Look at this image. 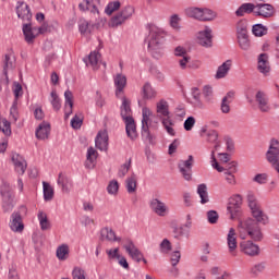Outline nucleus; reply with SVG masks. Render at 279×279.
<instances>
[{
  "label": "nucleus",
  "instance_id": "11",
  "mask_svg": "<svg viewBox=\"0 0 279 279\" xmlns=\"http://www.w3.org/2000/svg\"><path fill=\"white\" fill-rule=\"evenodd\" d=\"M16 14L19 19L24 21V23L32 22V10H29V5L24 1H19L16 3Z\"/></svg>",
  "mask_w": 279,
  "mask_h": 279
},
{
  "label": "nucleus",
  "instance_id": "34",
  "mask_svg": "<svg viewBox=\"0 0 279 279\" xmlns=\"http://www.w3.org/2000/svg\"><path fill=\"white\" fill-rule=\"evenodd\" d=\"M70 248L68 244H61L57 247L56 256L58 260H69Z\"/></svg>",
  "mask_w": 279,
  "mask_h": 279
},
{
  "label": "nucleus",
  "instance_id": "25",
  "mask_svg": "<svg viewBox=\"0 0 279 279\" xmlns=\"http://www.w3.org/2000/svg\"><path fill=\"white\" fill-rule=\"evenodd\" d=\"M100 236L101 239H106V241H110L112 243L114 242H121V238L117 236V233L112 228L105 227L100 230Z\"/></svg>",
  "mask_w": 279,
  "mask_h": 279
},
{
  "label": "nucleus",
  "instance_id": "9",
  "mask_svg": "<svg viewBox=\"0 0 279 279\" xmlns=\"http://www.w3.org/2000/svg\"><path fill=\"white\" fill-rule=\"evenodd\" d=\"M124 250L129 254V256L132 257L133 260L136 263H141L143 260V253L138 247H136V244H134V241L131 239H126V243L124 244Z\"/></svg>",
  "mask_w": 279,
  "mask_h": 279
},
{
  "label": "nucleus",
  "instance_id": "47",
  "mask_svg": "<svg viewBox=\"0 0 279 279\" xmlns=\"http://www.w3.org/2000/svg\"><path fill=\"white\" fill-rule=\"evenodd\" d=\"M252 34H254L257 37L267 36V27L263 24H255L252 27Z\"/></svg>",
  "mask_w": 279,
  "mask_h": 279
},
{
  "label": "nucleus",
  "instance_id": "44",
  "mask_svg": "<svg viewBox=\"0 0 279 279\" xmlns=\"http://www.w3.org/2000/svg\"><path fill=\"white\" fill-rule=\"evenodd\" d=\"M217 19V12L211 9H202L201 21H215Z\"/></svg>",
  "mask_w": 279,
  "mask_h": 279
},
{
  "label": "nucleus",
  "instance_id": "3",
  "mask_svg": "<svg viewBox=\"0 0 279 279\" xmlns=\"http://www.w3.org/2000/svg\"><path fill=\"white\" fill-rule=\"evenodd\" d=\"M135 9L133 5H125L118 12L110 21V27H119L125 23V21H130L131 16H134Z\"/></svg>",
  "mask_w": 279,
  "mask_h": 279
},
{
  "label": "nucleus",
  "instance_id": "54",
  "mask_svg": "<svg viewBox=\"0 0 279 279\" xmlns=\"http://www.w3.org/2000/svg\"><path fill=\"white\" fill-rule=\"evenodd\" d=\"M19 100H14L13 105L10 109V117L11 119L14 121V123H16V121H19Z\"/></svg>",
  "mask_w": 279,
  "mask_h": 279
},
{
  "label": "nucleus",
  "instance_id": "57",
  "mask_svg": "<svg viewBox=\"0 0 279 279\" xmlns=\"http://www.w3.org/2000/svg\"><path fill=\"white\" fill-rule=\"evenodd\" d=\"M83 121L84 117L75 114L71 120V125L74 130H80V128H82Z\"/></svg>",
  "mask_w": 279,
  "mask_h": 279
},
{
  "label": "nucleus",
  "instance_id": "32",
  "mask_svg": "<svg viewBox=\"0 0 279 279\" xmlns=\"http://www.w3.org/2000/svg\"><path fill=\"white\" fill-rule=\"evenodd\" d=\"M99 62H101V53L93 51L88 56V62L86 63V65L92 66L94 71H97V69H99Z\"/></svg>",
  "mask_w": 279,
  "mask_h": 279
},
{
  "label": "nucleus",
  "instance_id": "5",
  "mask_svg": "<svg viewBox=\"0 0 279 279\" xmlns=\"http://www.w3.org/2000/svg\"><path fill=\"white\" fill-rule=\"evenodd\" d=\"M142 136H145L149 143H154V136H151V133L149 132V117H151V110L144 107L142 109Z\"/></svg>",
  "mask_w": 279,
  "mask_h": 279
},
{
  "label": "nucleus",
  "instance_id": "18",
  "mask_svg": "<svg viewBox=\"0 0 279 279\" xmlns=\"http://www.w3.org/2000/svg\"><path fill=\"white\" fill-rule=\"evenodd\" d=\"M10 228L13 232H22L25 230V226L23 225V217H21V213L14 211L11 215Z\"/></svg>",
  "mask_w": 279,
  "mask_h": 279
},
{
  "label": "nucleus",
  "instance_id": "35",
  "mask_svg": "<svg viewBox=\"0 0 279 279\" xmlns=\"http://www.w3.org/2000/svg\"><path fill=\"white\" fill-rule=\"evenodd\" d=\"M137 184H138V182H137L135 173H132L131 177L126 178L125 186H126V191H128V193H130V195L136 193Z\"/></svg>",
  "mask_w": 279,
  "mask_h": 279
},
{
  "label": "nucleus",
  "instance_id": "10",
  "mask_svg": "<svg viewBox=\"0 0 279 279\" xmlns=\"http://www.w3.org/2000/svg\"><path fill=\"white\" fill-rule=\"evenodd\" d=\"M149 207L150 210L157 215V217H165L169 213L167 204H165V202L160 201L159 198H153L149 202Z\"/></svg>",
  "mask_w": 279,
  "mask_h": 279
},
{
  "label": "nucleus",
  "instance_id": "60",
  "mask_svg": "<svg viewBox=\"0 0 279 279\" xmlns=\"http://www.w3.org/2000/svg\"><path fill=\"white\" fill-rule=\"evenodd\" d=\"M203 95H204L205 100L207 101V104L213 102V87L206 85L203 89Z\"/></svg>",
  "mask_w": 279,
  "mask_h": 279
},
{
  "label": "nucleus",
  "instance_id": "64",
  "mask_svg": "<svg viewBox=\"0 0 279 279\" xmlns=\"http://www.w3.org/2000/svg\"><path fill=\"white\" fill-rule=\"evenodd\" d=\"M184 130L186 132H191V130H193V128L195 126V118L194 117H189L185 121H184Z\"/></svg>",
  "mask_w": 279,
  "mask_h": 279
},
{
  "label": "nucleus",
  "instance_id": "12",
  "mask_svg": "<svg viewBox=\"0 0 279 279\" xmlns=\"http://www.w3.org/2000/svg\"><path fill=\"white\" fill-rule=\"evenodd\" d=\"M3 62V77L1 80V84L8 86V84H10V80L8 78V71H12V69H14L16 59L12 54H5Z\"/></svg>",
  "mask_w": 279,
  "mask_h": 279
},
{
  "label": "nucleus",
  "instance_id": "23",
  "mask_svg": "<svg viewBox=\"0 0 279 279\" xmlns=\"http://www.w3.org/2000/svg\"><path fill=\"white\" fill-rule=\"evenodd\" d=\"M64 110H65V119H69L73 114V93L71 90H65L64 93Z\"/></svg>",
  "mask_w": 279,
  "mask_h": 279
},
{
  "label": "nucleus",
  "instance_id": "36",
  "mask_svg": "<svg viewBox=\"0 0 279 279\" xmlns=\"http://www.w3.org/2000/svg\"><path fill=\"white\" fill-rule=\"evenodd\" d=\"M37 219L39 221V226L43 231L51 230V222L49 221V218L47 217L45 211L39 210L37 215Z\"/></svg>",
  "mask_w": 279,
  "mask_h": 279
},
{
  "label": "nucleus",
  "instance_id": "53",
  "mask_svg": "<svg viewBox=\"0 0 279 279\" xmlns=\"http://www.w3.org/2000/svg\"><path fill=\"white\" fill-rule=\"evenodd\" d=\"M159 252L160 254H169L171 252V242L168 239H163L159 243Z\"/></svg>",
  "mask_w": 279,
  "mask_h": 279
},
{
  "label": "nucleus",
  "instance_id": "33",
  "mask_svg": "<svg viewBox=\"0 0 279 279\" xmlns=\"http://www.w3.org/2000/svg\"><path fill=\"white\" fill-rule=\"evenodd\" d=\"M97 160V150L93 147L87 149V159L85 162L86 169H95V162Z\"/></svg>",
  "mask_w": 279,
  "mask_h": 279
},
{
  "label": "nucleus",
  "instance_id": "48",
  "mask_svg": "<svg viewBox=\"0 0 279 279\" xmlns=\"http://www.w3.org/2000/svg\"><path fill=\"white\" fill-rule=\"evenodd\" d=\"M180 258H182V254H180V251H174L173 253H171L170 260L173 267V271L175 272L177 276H178L177 266H178V263H180Z\"/></svg>",
  "mask_w": 279,
  "mask_h": 279
},
{
  "label": "nucleus",
  "instance_id": "38",
  "mask_svg": "<svg viewBox=\"0 0 279 279\" xmlns=\"http://www.w3.org/2000/svg\"><path fill=\"white\" fill-rule=\"evenodd\" d=\"M197 194L201 197V204H208L210 198L208 197V186L205 183H202L197 186Z\"/></svg>",
  "mask_w": 279,
  "mask_h": 279
},
{
  "label": "nucleus",
  "instance_id": "15",
  "mask_svg": "<svg viewBox=\"0 0 279 279\" xmlns=\"http://www.w3.org/2000/svg\"><path fill=\"white\" fill-rule=\"evenodd\" d=\"M210 158H211V167L216 169V171H218L219 173H223V171L225 173H236V163L234 161L230 162L228 169H226L219 166V162L215 157V150L211 151Z\"/></svg>",
  "mask_w": 279,
  "mask_h": 279
},
{
  "label": "nucleus",
  "instance_id": "13",
  "mask_svg": "<svg viewBox=\"0 0 279 279\" xmlns=\"http://www.w3.org/2000/svg\"><path fill=\"white\" fill-rule=\"evenodd\" d=\"M197 40L202 47H213V29L206 26L204 31L198 32Z\"/></svg>",
  "mask_w": 279,
  "mask_h": 279
},
{
  "label": "nucleus",
  "instance_id": "42",
  "mask_svg": "<svg viewBox=\"0 0 279 279\" xmlns=\"http://www.w3.org/2000/svg\"><path fill=\"white\" fill-rule=\"evenodd\" d=\"M44 186V199L45 202H51L53 199V187L48 182H43Z\"/></svg>",
  "mask_w": 279,
  "mask_h": 279
},
{
  "label": "nucleus",
  "instance_id": "40",
  "mask_svg": "<svg viewBox=\"0 0 279 279\" xmlns=\"http://www.w3.org/2000/svg\"><path fill=\"white\" fill-rule=\"evenodd\" d=\"M162 125L170 136H175V130L172 129L175 123L171 120V116H163Z\"/></svg>",
  "mask_w": 279,
  "mask_h": 279
},
{
  "label": "nucleus",
  "instance_id": "17",
  "mask_svg": "<svg viewBox=\"0 0 279 279\" xmlns=\"http://www.w3.org/2000/svg\"><path fill=\"white\" fill-rule=\"evenodd\" d=\"M120 117L122 118V121H125L126 119H133L132 101L125 96L122 97V104L120 106Z\"/></svg>",
  "mask_w": 279,
  "mask_h": 279
},
{
  "label": "nucleus",
  "instance_id": "20",
  "mask_svg": "<svg viewBox=\"0 0 279 279\" xmlns=\"http://www.w3.org/2000/svg\"><path fill=\"white\" fill-rule=\"evenodd\" d=\"M95 145L100 151H108V131H99L95 138Z\"/></svg>",
  "mask_w": 279,
  "mask_h": 279
},
{
  "label": "nucleus",
  "instance_id": "21",
  "mask_svg": "<svg viewBox=\"0 0 279 279\" xmlns=\"http://www.w3.org/2000/svg\"><path fill=\"white\" fill-rule=\"evenodd\" d=\"M50 132L51 124H49V122H41L35 132L36 138H38L39 141H46V138H49Z\"/></svg>",
  "mask_w": 279,
  "mask_h": 279
},
{
  "label": "nucleus",
  "instance_id": "31",
  "mask_svg": "<svg viewBox=\"0 0 279 279\" xmlns=\"http://www.w3.org/2000/svg\"><path fill=\"white\" fill-rule=\"evenodd\" d=\"M227 243H228L230 254H234V250H236L238 247L236 231L234 230V228H231L229 230V233L227 235Z\"/></svg>",
  "mask_w": 279,
  "mask_h": 279
},
{
  "label": "nucleus",
  "instance_id": "6",
  "mask_svg": "<svg viewBox=\"0 0 279 279\" xmlns=\"http://www.w3.org/2000/svg\"><path fill=\"white\" fill-rule=\"evenodd\" d=\"M276 14V9L269 3L255 4L254 16L259 19H271Z\"/></svg>",
  "mask_w": 279,
  "mask_h": 279
},
{
  "label": "nucleus",
  "instance_id": "62",
  "mask_svg": "<svg viewBox=\"0 0 279 279\" xmlns=\"http://www.w3.org/2000/svg\"><path fill=\"white\" fill-rule=\"evenodd\" d=\"M192 96L194 101H196V106L198 108H204V104H202V100L199 99V88L197 87L192 88Z\"/></svg>",
  "mask_w": 279,
  "mask_h": 279
},
{
  "label": "nucleus",
  "instance_id": "55",
  "mask_svg": "<svg viewBox=\"0 0 279 279\" xmlns=\"http://www.w3.org/2000/svg\"><path fill=\"white\" fill-rule=\"evenodd\" d=\"M107 192L109 195H117V193H119V182L117 180L110 181L107 186Z\"/></svg>",
  "mask_w": 279,
  "mask_h": 279
},
{
  "label": "nucleus",
  "instance_id": "8",
  "mask_svg": "<svg viewBox=\"0 0 279 279\" xmlns=\"http://www.w3.org/2000/svg\"><path fill=\"white\" fill-rule=\"evenodd\" d=\"M240 250L246 256H251V257L260 256V246H258V244H255L251 240L241 242Z\"/></svg>",
  "mask_w": 279,
  "mask_h": 279
},
{
  "label": "nucleus",
  "instance_id": "14",
  "mask_svg": "<svg viewBox=\"0 0 279 279\" xmlns=\"http://www.w3.org/2000/svg\"><path fill=\"white\" fill-rule=\"evenodd\" d=\"M22 31L24 34V39L28 45H32L36 37L38 36L37 27H32V22H26L22 26Z\"/></svg>",
  "mask_w": 279,
  "mask_h": 279
},
{
  "label": "nucleus",
  "instance_id": "43",
  "mask_svg": "<svg viewBox=\"0 0 279 279\" xmlns=\"http://www.w3.org/2000/svg\"><path fill=\"white\" fill-rule=\"evenodd\" d=\"M154 97H156V90L154 89V87H151V84L146 83L143 86V98L144 99H154Z\"/></svg>",
  "mask_w": 279,
  "mask_h": 279
},
{
  "label": "nucleus",
  "instance_id": "58",
  "mask_svg": "<svg viewBox=\"0 0 279 279\" xmlns=\"http://www.w3.org/2000/svg\"><path fill=\"white\" fill-rule=\"evenodd\" d=\"M207 221L211 225L217 223V221H219V213H217V210L207 211Z\"/></svg>",
  "mask_w": 279,
  "mask_h": 279
},
{
  "label": "nucleus",
  "instance_id": "41",
  "mask_svg": "<svg viewBox=\"0 0 279 279\" xmlns=\"http://www.w3.org/2000/svg\"><path fill=\"white\" fill-rule=\"evenodd\" d=\"M157 114H160L161 117H169V102H167V100L161 99L157 102Z\"/></svg>",
  "mask_w": 279,
  "mask_h": 279
},
{
  "label": "nucleus",
  "instance_id": "1",
  "mask_svg": "<svg viewBox=\"0 0 279 279\" xmlns=\"http://www.w3.org/2000/svg\"><path fill=\"white\" fill-rule=\"evenodd\" d=\"M248 208L251 209L252 216L255 218H246L244 220H240L238 225V231L240 233V239H246L248 235L253 241H263V231L258 223L263 226H267L269 223V217L263 208H260V204L254 194L247 195Z\"/></svg>",
  "mask_w": 279,
  "mask_h": 279
},
{
  "label": "nucleus",
  "instance_id": "4",
  "mask_svg": "<svg viewBox=\"0 0 279 279\" xmlns=\"http://www.w3.org/2000/svg\"><path fill=\"white\" fill-rule=\"evenodd\" d=\"M193 165H195V158L193 155H189L186 160L181 159L178 162L179 172L186 182H191V180H193Z\"/></svg>",
  "mask_w": 279,
  "mask_h": 279
},
{
  "label": "nucleus",
  "instance_id": "16",
  "mask_svg": "<svg viewBox=\"0 0 279 279\" xmlns=\"http://www.w3.org/2000/svg\"><path fill=\"white\" fill-rule=\"evenodd\" d=\"M255 101L257 102L260 112H269V110H271V107H269V98L265 92H257L255 95Z\"/></svg>",
  "mask_w": 279,
  "mask_h": 279
},
{
  "label": "nucleus",
  "instance_id": "50",
  "mask_svg": "<svg viewBox=\"0 0 279 279\" xmlns=\"http://www.w3.org/2000/svg\"><path fill=\"white\" fill-rule=\"evenodd\" d=\"M78 32H81V34L83 36H85V34H90L92 27H90V24L88 23V21L80 20V22H78Z\"/></svg>",
  "mask_w": 279,
  "mask_h": 279
},
{
  "label": "nucleus",
  "instance_id": "2",
  "mask_svg": "<svg viewBox=\"0 0 279 279\" xmlns=\"http://www.w3.org/2000/svg\"><path fill=\"white\" fill-rule=\"evenodd\" d=\"M167 33L157 26H150L148 29V35L145 38V43L148 47L149 53L155 58V60H160L165 56V43Z\"/></svg>",
  "mask_w": 279,
  "mask_h": 279
},
{
  "label": "nucleus",
  "instance_id": "45",
  "mask_svg": "<svg viewBox=\"0 0 279 279\" xmlns=\"http://www.w3.org/2000/svg\"><path fill=\"white\" fill-rule=\"evenodd\" d=\"M50 102L51 106L53 108V110H56L58 112V110H60V108H62V102L60 101V96H58V93H56V90H52L50 93Z\"/></svg>",
  "mask_w": 279,
  "mask_h": 279
},
{
  "label": "nucleus",
  "instance_id": "49",
  "mask_svg": "<svg viewBox=\"0 0 279 279\" xmlns=\"http://www.w3.org/2000/svg\"><path fill=\"white\" fill-rule=\"evenodd\" d=\"M119 8H121V2L119 0L112 1L107 4L105 12H106V14H108V16H111V14L113 12H117V10H119Z\"/></svg>",
  "mask_w": 279,
  "mask_h": 279
},
{
  "label": "nucleus",
  "instance_id": "28",
  "mask_svg": "<svg viewBox=\"0 0 279 279\" xmlns=\"http://www.w3.org/2000/svg\"><path fill=\"white\" fill-rule=\"evenodd\" d=\"M125 123V130H126V135L131 141H134L136 138V122L134 121V118H129L126 120H123Z\"/></svg>",
  "mask_w": 279,
  "mask_h": 279
},
{
  "label": "nucleus",
  "instance_id": "19",
  "mask_svg": "<svg viewBox=\"0 0 279 279\" xmlns=\"http://www.w3.org/2000/svg\"><path fill=\"white\" fill-rule=\"evenodd\" d=\"M12 162L15 167L16 173H20V175H23L25 171L27 170V161H25V158L23 156L13 153L12 154Z\"/></svg>",
  "mask_w": 279,
  "mask_h": 279
},
{
  "label": "nucleus",
  "instance_id": "56",
  "mask_svg": "<svg viewBox=\"0 0 279 279\" xmlns=\"http://www.w3.org/2000/svg\"><path fill=\"white\" fill-rule=\"evenodd\" d=\"M2 202L3 213H12V210L14 209V201L12 199V197L2 199Z\"/></svg>",
  "mask_w": 279,
  "mask_h": 279
},
{
  "label": "nucleus",
  "instance_id": "52",
  "mask_svg": "<svg viewBox=\"0 0 279 279\" xmlns=\"http://www.w3.org/2000/svg\"><path fill=\"white\" fill-rule=\"evenodd\" d=\"M0 132H2L5 136H10V134H12L10 121H8L7 119L0 120Z\"/></svg>",
  "mask_w": 279,
  "mask_h": 279
},
{
  "label": "nucleus",
  "instance_id": "46",
  "mask_svg": "<svg viewBox=\"0 0 279 279\" xmlns=\"http://www.w3.org/2000/svg\"><path fill=\"white\" fill-rule=\"evenodd\" d=\"M267 267V263L265 262H260V263H257V264H254L252 267H251V274L252 276H258L259 274H263L265 271Z\"/></svg>",
  "mask_w": 279,
  "mask_h": 279
},
{
  "label": "nucleus",
  "instance_id": "26",
  "mask_svg": "<svg viewBox=\"0 0 279 279\" xmlns=\"http://www.w3.org/2000/svg\"><path fill=\"white\" fill-rule=\"evenodd\" d=\"M114 86H116V97H119L120 93H123V89L128 85V77L123 74H117L113 78Z\"/></svg>",
  "mask_w": 279,
  "mask_h": 279
},
{
  "label": "nucleus",
  "instance_id": "27",
  "mask_svg": "<svg viewBox=\"0 0 279 279\" xmlns=\"http://www.w3.org/2000/svg\"><path fill=\"white\" fill-rule=\"evenodd\" d=\"M234 99V90H230L227 95L222 98L220 110L223 114H228L230 112V102Z\"/></svg>",
  "mask_w": 279,
  "mask_h": 279
},
{
  "label": "nucleus",
  "instance_id": "37",
  "mask_svg": "<svg viewBox=\"0 0 279 279\" xmlns=\"http://www.w3.org/2000/svg\"><path fill=\"white\" fill-rule=\"evenodd\" d=\"M185 15L189 16V19H195L196 21H202V8L197 7H190L185 9Z\"/></svg>",
  "mask_w": 279,
  "mask_h": 279
},
{
  "label": "nucleus",
  "instance_id": "63",
  "mask_svg": "<svg viewBox=\"0 0 279 279\" xmlns=\"http://www.w3.org/2000/svg\"><path fill=\"white\" fill-rule=\"evenodd\" d=\"M269 175L267 173H258L254 177L253 182H257V184H267Z\"/></svg>",
  "mask_w": 279,
  "mask_h": 279
},
{
  "label": "nucleus",
  "instance_id": "29",
  "mask_svg": "<svg viewBox=\"0 0 279 279\" xmlns=\"http://www.w3.org/2000/svg\"><path fill=\"white\" fill-rule=\"evenodd\" d=\"M250 23L246 19L239 20L235 24L236 37L239 36H250L248 33Z\"/></svg>",
  "mask_w": 279,
  "mask_h": 279
},
{
  "label": "nucleus",
  "instance_id": "61",
  "mask_svg": "<svg viewBox=\"0 0 279 279\" xmlns=\"http://www.w3.org/2000/svg\"><path fill=\"white\" fill-rule=\"evenodd\" d=\"M130 167H132V161L123 163L118 172L119 178H125L130 171Z\"/></svg>",
  "mask_w": 279,
  "mask_h": 279
},
{
  "label": "nucleus",
  "instance_id": "7",
  "mask_svg": "<svg viewBox=\"0 0 279 279\" xmlns=\"http://www.w3.org/2000/svg\"><path fill=\"white\" fill-rule=\"evenodd\" d=\"M241 195H235L229 199L227 210L230 214V219H236L241 215Z\"/></svg>",
  "mask_w": 279,
  "mask_h": 279
},
{
  "label": "nucleus",
  "instance_id": "24",
  "mask_svg": "<svg viewBox=\"0 0 279 279\" xmlns=\"http://www.w3.org/2000/svg\"><path fill=\"white\" fill-rule=\"evenodd\" d=\"M230 69H232V60L225 61L218 69L215 75L216 80H223L230 73Z\"/></svg>",
  "mask_w": 279,
  "mask_h": 279
},
{
  "label": "nucleus",
  "instance_id": "22",
  "mask_svg": "<svg viewBox=\"0 0 279 279\" xmlns=\"http://www.w3.org/2000/svg\"><path fill=\"white\" fill-rule=\"evenodd\" d=\"M256 10V4L252 2H245L242 3L235 11V16L242 17L245 16L246 14H254Z\"/></svg>",
  "mask_w": 279,
  "mask_h": 279
},
{
  "label": "nucleus",
  "instance_id": "59",
  "mask_svg": "<svg viewBox=\"0 0 279 279\" xmlns=\"http://www.w3.org/2000/svg\"><path fill=\"white\" fill-rule=\"evenodd\" d=\"M73 279H86V271L80 267H75L72 271Z\"/></svg>",
  "mask_w": 279,
  "mask_h": 279
},
{
  "label": "nucleus",
  "instance_id": "39",
  "mask_svg": "<svg viewBox=\"0 0 279 279\" xmlns=\"http://www.w3.org/2000/svg\"><path fill=\"white\" fill-rule=\"evenodd\" d=\"M238 45L242 51H250L252 41H250V35L238 36Z\"/></svg>",
  "mask_w": 279,
  "mask_h": 279
},
{
  "label": "nucleus",
  "instance_id": "30",
  "mask_svg": "<svg viewBox=\"0 0 279 279\" xmlns=\"http://www.w3.org/2000/svg\"><path fill=\"white\" fill-rule=\"evenodd\" d=\"M257 69L259 73H269V56L267 53H260L258 56Z\"/></svg>",
  "mask_w": 279,
  "mask_h": 279
},
{
  "label": "nucleus",
  "instance_id": "51",
  "mask_svg": "<svg viewBox=\"0 0 279 279\" xmlns=\"http://www.w3.org/2000/svg\"><path fill=\"white\" fill-rule=\"evenodd\" d=\"M1 195H2V199H10V197H12V187L10 186V183L8 182L2 183Z\"/></svg>",
  "mask_w": 279,
  "mask_h": 279
}]
</instances>
